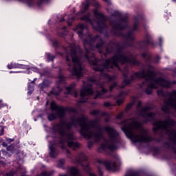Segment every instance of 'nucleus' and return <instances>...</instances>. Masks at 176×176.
Returning <instances> with one entry per match:
<instances>
[{
    "label": "nucleus",
    "instance_id": "1",
    "mask_svg": "<svg viewBox=\"0 0 176 176\" xmlns=\"http://www.w3.org/2000/svg\"><path fill=\"white\" fill-rule=\"evenodd\" d=\"M141 129V124L133 122L128 128L124 130L126 137L135 141V142H144L148 141V138L144 131L140 132V135H137V130Z\"/></svg>",
    "mask_w": 176,
    "mask_h": 176
},
{
    "label": "nucleus",
    "instance_id": "2",
    "mask_svg": "<svg viewBox=\"0 0 176 176\" xmlns=\"http://www.w3.org/2000/svg\"><path fill=\"white\" fill-rule=\"evenodd\" d=\"M71 60L72 64H73V67H72L73 75H76L78 78L83 76L82 64L79 58L76 56V52L72 51L71 54L67 56V61H71Z\"/></svg>",
    "mask_w": 176,
    "mask_h": 176
},
{
    "label": "nucleus",
    "instance_id": "3",
    "mask_svg": "<svg viewBox=\"0 0 176 176\" xmlns=\"http://www.w3.org/2000/svg\"><path fill=\"white\" fill-rule=\"evenodd\" d=\"M80 127H81L80 133L82 135H84V137H86L87 138H91V137L93 135H94V137H100V135H97V134L93 135V133L90 132L91 126L90 125H88L87 123H86V121L85 120L81 121Z\"/></svg>",
    "mask_w": 176,
    "mask_h": 176
},
{
    "label": "nucleus",
    "instance_id": "4",
    "mask_svg": "<svg viewBox=\"0 0 176 176\" xmlns=\"http://www.w3.org/2000/svg\"><path fill=\"white\" fill-rule=\"evenodd\" d=\"M153 84L150 85L151 89H156L157 86H162V87H170V82L167 80H164L163 78H160L159 80L153 81Z\"/></svg>",
    "mask_w": 176,
    "mask_h": 176
},
{
    "label": "nucleus",
    "instance_id": "5",
    "mask_svg": "<svg viewBox=\"0 0 176 176\" xmlns=\"http://www.w3.org/2000/svg\"><path fill=\"white\" fill-rule=\"evenodd\" d=\"M173 124V121L168 120L166 122H157L154 124L156 129H167Z\"/></svg>",
    "mask_w": 176,
    "mask_h": 176
},
{
    "label": "nucleus",
    "instance_id": "6",
    "mask_svg": "<svg viewBox=\"0 0 176 176\" xmlns=\"http://www.w3.org/2000/svg\"><path fill=\"white\" fill-rule=\"evenodd\" d=\"M102 148L114 151V149H116V146H115V141H113V140H111L109 141L105 142L104 144L102 145Z\"/></svg>",
    "mask_w": 176,
    "mask_h": 176
},
{
    "label": "nucleus",
    "instance_id": "7",
    "mask_svg": "<svg viewBox=\"0 0 176 176\" xmlns=\"http://www.w3.org/2000/svg\"><path fill=\"white\" fill-rule=\"evenodd\" d=\"M93 94V90L91 89V88L82 89L81 90V94H80L81 102H86V100H83V98H85V97H86L87 96H90V94Z\"/></svg>",
    "mask_w": 176,
    "mask_h": 176
},
{
    "label": "nucleus",
    "instance_id": "8",
    "mask_svg": "<svg viewBox=\"0 0 176 176\" xmlns=\"http://www.w3.org/2000/svg\"><path fill=\"white\" fill-rule=\"evenodd\" d=\"M142 116H144V118H146V116L148 118H153V116L155 115L152 113H148V110L146 109H144L142 111V113H141Z\"/></svg>",
    "mask_w": 176,
    "mask_h": 176
},
{
    "label": "nucleus",
    "instance_id": "9",
    "mask_svg": "<svg viewBox=\"0 0 176 176\" xmlns=\"http://www.w3.org/2000/svg\"><path fill=\"white\" fill-rule=\"evenodd\" d=\"M21 65H20L19 63H11L10 64L8 65V69H13L14 68H21Z\"/></svg>",
    "mask_w": 176,
    "mask_h": 176
},
{
    "label": "nucleus",
    "instance_id": "10",
    "mask_svg": "<svg viewBox=\"0 0 176 176\" xmlns=\"http://www.w3.org/2000/svg\"><path fill=\"white\" fill-rule=\"evenodd\" d=\"M68 145L70 146V148H73V149H75L76 148H78L79 146V144L74 143V142H68Z\"/></svg>",
    "mask_w": 176,
    "mask_h": 176
},
{
    "label": "nucleus",
    "instance_id": "11",
    "mask_svg": "<svg viewBox=\"0 0 176 176\" xmlns=\"http://www.w3.org/2000/svg\"><path fill=\"white\" fill-rule=\"evenodd\" d=\"M94 13L96 17H97L98 19H100V20H102V19H104V14L98 12V11L95 10L94 12Z\"/></svg>",
    "mask_w": 176,
    "mask_h": 176
},
{
    "label": "nucleus",
    "instance_id": "12",
    "mask_svg": "<svg viewBox=\"0 0 176 176\" xmlns=\"http://www.w3.org/2000/svg\"><path fill=\"white\" fill-rule=\"evenodd\" d=\"M167 105H169L170 107H172V108H174V109H176V100H169Z\"/></svg>",
    "mask_w": 176,
    "mask_h": 176
},
{
    "label": "nucleus",
    "instance_id": "13",
    "mask_svg": "<svg viewBox=\"0 0 176 176\" xmlns=\"http://www.w3.org/2000/svg\"><path fill=\"white\" fill-rule=\"evenodd\" d=\"M70 173L72 176H75L79 173V171L78 170V169L76 168H71Z\"/></svg>",
    "mask_w": 176,
    "mask_h": 176
},
{
    "label": "nucleus",
    "instance_id": "14",
    "mask_svg": "<svg viewBox=\"0 0 176 176\" xmlns=\"http://www.w3.org/2000/svg\"><path fill=\"white\" fill-rule=\"evenodd\" d=\"M135 78H145V74L144 72H139L135 74Z\"/></svg>",
    "mask_w": 176,
    "mask_h": 176
},
{
    "label": "nucleus",
    "instance_id": "15",
    "mask_svg": "<svg viewBox=\"0 0 176 176\" xmlns=\"http://www.w3.org/2000/svg\"><path fill=\"white\" fill-rule=\"evenodd\" d=\"M116 166V165L115 164H106V167L108 170H112L113 168H115Z\"/></svg>",
    "mask_w": 176,
    "mask_h": 176
},
{
    "label": "nucleus",
    "instance_id": "16",
    "mask_svg": "<svg viewBox=\"0 0 176 176\" xmlns=\"http://www.w3.org/2000/svg\"><path fill=\"white\" fill-rule=\"evenodd\" d=\"M49 120H54L56 119V116L54 114H50L48 116Z\"/></svg>",
    "mask_w": 176,
    "mask_h": 176
},
{
    "label": "nucleus",
    "instance_id": "17",
    "mask_svg": "<svg viewBox=\"0 0 176 176\" xmlns=\"http://www.w3.org/2000/svg\"><path fill=\"white\" fill-rule=\"evenodd\" d=\"M51 108L52 109H57V104H56V102H52Z\"/></svg>",
    "mask_w": 176,
    "mask_h": 176
},
{
    "label": "nucleus",
    "instance_id": "18",
    "mask_svg": "<svg viewBox=\"0 0 176 176\" xmlns=\"http://www.w3.org/2000/svg\"><path fill=\"white\" fill-rule=\"evenodd\" d=\"M50 151H51L50 152V153L52 157H54V156H56V155H54V151H53V147L52 146H50Z\"/></svg>",
    "mask_w": 176,
    "mask_h": 176
},
{
    "label": "nucleus",
    "instance_id": "19",
    "mask_svg": "<svg viewBox=\"0 0 176 176\" xmlns=\"http://www.w3.org/2000/svg\"><path fill=\"white\" fill-rule=\"evenodd\" d=\"M116 102L118 105H121V104H123V98L117 100Z\"/></svg>",
    "mask_w": 176,
    "mask_h": 176
},
{
    "label": "nucleus",
    "instance_id": "20",
    "mask_svg": "<svg viewBox=\"0 0 176 176\" xmlns=\"http://www.w3.org/2000/svg\"><path fill=\"white\" fill-rule=\"evenodd\" d=\"M79 28H80V30H82V31L85 30V25L81 24L79 25Z\"/></svg>",
    "mask_w": 176,
    "mask_h": 176
},
{
    "label": "nucleus",
    "instance_id": "21",
    "mask_svg": "<svg viewBox=\"0 0 176 176\" xmlns=\"http://www.w3.org/2000/svg\"><path fill=\"white\" fill-rule=\"evenodd\" d=\"M107 131H110V133H113V131L111 128H107Z\"/></svg>",
    "mask_w": 176,
    "mask_h": 176
},
{
    "label": "nucleus",
    "instance_id": "22",
    "mask_svg": "<svg viewBox=\"0 0 176 176\" xmlns=\"http://www.w3.org/2000/svg\"><path fill=\"white\" fill-rule=\"evenodd\" d=\"M104 91H102L101 93L98 94V96L96 97V98H98L100 97V94H104Z\"/></svg>",
    "mask_w": 176,
    "mask_h": 176
},
{
    "label": "nucleus",
    "instance_id": "23",
    "mask_svg": "<svg viewBox=\"0 0 176 176\" xmlns=\"http://www.w3.org/2000/svg\"><path fill=\"white\" fill-rule=\"evenodd\" d=\"M162 111H164V112H166L167 111H168V109L162 107Z\"/></svg>",
    "mask_w": 176,
    "mask_h": 176
},
{
    "label": "nucleus",
    "instance_id": "24",
    "mask_svg": "<svg viewBox=\"0 0 176 176\" xmlns=\"http://www.w3.org/2000/svg\"><path fill=\"white\" fill-rule=\"evenodd\" d=\"M42 176H48L49 174H47V173L45 172L41 174Z\"/></svg>",
    "mask_w": 176,
    "mask_h": 176
},
{
    "label": "nucleus",
    "instance_id": "25",
    "mask_svg": "<svg viewBox=\"0 0 176 176\" xmlns=\"http://www.w3.org/2000/svg\"><path fill=\"white\" fill-rule=\"evenodd\" d=\"M97 113H98V111H92V115H97Z\"/></svg>",
    "mask_w": 176,
    "mask_h": 176
},
{
    "label": "nucleus",
    "instance_id": "26",
    "mask_svg": "<svg viewBox=\"0 0 176 176\" xmlns=\"http://www.w3.org/2000/svg\"><path fill=\"white\" fill-rule=\"evenodd\" d=\"M111 63H112V60L107 61V65H108V67H109V65H111Z\"/></svg>",
    "mask_w": 176,
    "mask_h": 176
},
{
    "label": "nucleus",
    "instance_id": "27",
    "mask_svg": "<svg viewBox=\"0 0 176 176\" xmlns=\"http://www.w3.org/2000/svg\"><path fill=\"white\" fill-rule=\"evenodd\" d=\"M157 94H158V96H162V94H163V91H158L157 92Z\"/></svg>",
    "mask_w": 176,
    "mask_h": 176
},
{
    "label": "nucleus",
    "instance_id": "28",
    "mask_svg": "<svg viewBox=\"0 0 176 176\" xmlns=\"http://www.w3.org/2000/svg\"><path fill=\"white\" fill-rule=\"evenodd\" d=\"M146 93L147 94H151V93H152V91H148V89H146Z\"/></svg>",
    "mask_w": 176,
    "mask_h": 176
},
{
    "label": "nucleus",
    "instance_id": "29",
    "mask_svg": "<svg viewBox=\"0 0 176 176\" xmlns=\"http://www.w3.org/2000/svg\"><path fill=\"white\" fill-rule=\"evenodd\" d=\"M113 86H116V83H114L113 85L110 87V90H112V87H113Z\"/></svg>",
    "mask_w": 176,
    "mask_h": 176
},
{
    "label": "nucleus",
    "instance_id": "30",
    "mask_svg": "<svg viewBox=\"0 0 176 176\" xmlns=\"http://www.w3.org/2000/svg\"><path fill=\"white\" fill-rule=\"evenodd\" d=\"M82 32H78V35H79L80 38V35H82Z\"/></svg>",
    "mask_w": 176,
    "mask_h": 176
},
{
    "label": "nucleus",
    "instance_id": "31",
    "mask_svg": "<svg viewBox=\"0 0 176 176\" xmlns=\"http://www.w3.org/2000/svg\"><path fill=\"white\" fill-rule=\"evenodd\" d=\"M7 141H9L10 142H12V141H13V140H12V139H8V140H7Z\"/></svg>",
    "mask_w": 176,
    "mask_h": 176
},
{
    "label": "nucleus",
    "instance_id": "32",
    "mask_svg": "<svg viewBox=\"0 0 176 176\" xmlns=\"http://www.w3.org/2000/svg\"><path fill=\"white\" fill-rule=\"evenodd\" d=\"M28 6H31V4L30 3V1H28Z\"/></svg>",
    "mask_w": 176,
    "mask_h": 176
},
{
    "label": "nucleus",
    "instance_id": "33",
    "mask_svg": "<svg viewBox=\"0 0 176 176\" xmlns=\"http://www.w3.org/2000/svg\"><path fill=\"white\" fill-rule=\"evenodd\" d=\"M47 58H50V54H47Z\"/></svg>",
    "mask_w": 176,
    "mask_h": 176
},
{
    "label": "nucleus",
    "instance_id": "34",
    "mask_svg": "<svg viewBox=\"0 0 176 176\" xmlns=\"http://www.w3.org/2000/svg\"><path fill=\"white\" fill-rule=\"evenodd\" d=\"M104 2H109V0H103Z\"/></svg>",
    "mask_w": 176,
    "mask_h": 176
},
{
    "label": "nucleus",
    "instance_id": "35",
    "mask_svg": "<svg viewBox=\"0 0 176 176\" xmlns=\"http://www.w3.org/2000/svg\"><path fill=\"white\" fill-rule=\"evenodd\" d=\"M148 76H150V78H151L152 77V74H148Z\"/></svg>",
    "mask_w": 176,
    "mask_h": 176
},
{
    "label": "nucleus",
    "instance_id": "36",
    "mask_svg": "<svg viewBox=\"0 0 176 176\" xmlns=\"http://www.w3.org/2000/svg\"><path fill=\"white\" fill-rule=\"evenodd\" d=\"M86 57H87V58L89 60V56H88L87 55H86Z\"/></svg>",
    "mask_w": 176,
    "mask_h": 176
},
{
    "label": "nucleus",
    "instance_id": "37",
    "mask_svg": "<svg viewBox=\"0 0 176 176\" xmlns=\"http://www.w3.org/2000/svg\"><path fill=\"white\" fill-rule=\"evenodd\" d=\"M60 176H67V175H60Z\"/></svg>",
    "mask_w": 176,
    "mask_h": 176
},
{
    "label": "nucleus",
    "instance_id": "38",
    "mask_svg": "<svg viewBox=\"0 0 176 176\" xmlns=\"http://www.w3.org/2000/svg\"><path fill=\"white\" fill-rule=\"evenodd\" d=\"M12 73H13V72H10V74H12Z\"/></svg>",
    "mask_w": 176,
    "mask_h": 176
},
{
    "label": "nucleus",
    "instance_id": "39",
    "mask_svg": "<svg viewBox=\"0 0 176 176\" xmlns=\"http://www.w3.org/2000/svg\"><path fill=\"white\" fill-rule=\"evenodd\" d=\"M87 8H88V6H87L85 9H87Z\"/></svg>",
    "mask_w": 176,
    "mask_h": 176
},
{
    "label": "nucleus",
    "instance_id": "40",
    "mask_svg": "<svg viewBox=\"0 0 176 176\" xmlns=\"http://www.w3.org/2000/svg\"><path fill=\"white\" fill-rule=\"evenodd\" d=\"M139 105H141V102H139Z\"/></svg>",
    "mask_w": 176,
    "mask_h": 176
},
{
    "label": "nucleus",
    "instance_id": "41",
    "mask_svg": "<svg viewBox=\"0 0 176 176\" xmlns=\"http://www.w3.org/2000/svg\"><path fill=\"white\" fill-rule=\"evenodd\" d=\"M31 2V3H32V1H30Z\"/></svg>",
    "mask_w": 176,
    "mask_h": 176
}]
</instances>
